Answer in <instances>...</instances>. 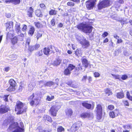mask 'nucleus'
I'll return each mask as SVG.
<instances>
[{
  "label": "nucleus",
  "instance_id": "nucleus-1",
  "mask_svg": "<svg viewBox=\"0 0 132 132\" xmlns=\"http://www.w3.org/2000/svg\"><path fill=\"white\" fill-rule=\"evenodd\" d=\"M27 107L26 106H24V104L20 101H18L16 103V106L15 107V111H18L17 112V114H20L22 113L25 112Z\"/></svg>",
  "mask_w": 132,
  "mask_h": 132
},
{
  "label": "nucleus",
  "instance_id": "nucleus-2",
  "mask_svg": "<svg viewBox=\"0 0 132 132\" xmlns=\"http://www.w3.org/2000/svg\"><path fill=\"white\" fill-rule=\"evenodd\" d=\"M17 122H14L11 125L8 129V130L11 132H23L24 129L20 128L18 126Z\"/></svg>",
  "mask_w": 132,
  "mask_h": 132
},
{
  "label": "nucleus",
  "instance_id": "nucleus-3",
  "mask_svg": "<svg viewBox=\"0 0 132 132\" xmlns=\"http://www.w3.org/2000/svg\"><path fill=\"white\" fill-rule=\"evenodd\" d=\"M77 28L81 30L86 33H90L93 28L92 26L83 23H81L78 25Z\"/></svg>",
  "mask_w": 132,
  "mask_h": 132
},
{
  "label": "nucleus",
  "instance_id": "nucleus-4",
  "mask_svg": "<svg viewBox=\"0 0 132 132\" xmlns=\"http://www.w3.org/2000/svg\"><path fill=\"white\" fill-rule=\"evenodd\" d=\"M110 0H105L100 2L98 5V9L101 10L110 5Z\"/></svg>",
  "mask_w": 132,
  "mask_h": 132
},
{
  "label": "nucleus",
  "instance_id": "nucleus-5",
  "mask_svg": "<svg viewBox=\"0 0 132 132\" xmlns=\"http://www.w3.org/2000/svg\"><path fill=\"white\" fill-rule=\"evenodd\" d=\"M34 96V94H33L32 95L30 96L28 98V100L29 101L30 104L31 105H33L34 104L37 105L39 103L40 100L39 97L35 98L33 100V98Z\"/></svg>",
  "mask_w": 132,
  "mask_h": 132
},
{
  "label": "nucleus",
  "instance_id": "nucleus-6",
  "mask_svg": "<svg viewBox=\"0 0 132 132\" xmlns=\"http://www.w3.org/2000/svg\"><path fill=\"white\" fill-rule=\"evenodd\" d=\"M96 0H89L86 2V7L88 10L92 9L95 4Z\"/></svg>",
  "mask_w": 132,
  "mask_h": 132
},
{
  "label": "nucleus",
  "instance_id": "nucleus-7",
  "mask_svg": "<svg viewBox=\"0 0 132 132\" xmlns=\"http://www.w3.org/2000/svg\"><path fill=\"white\" fill-rule=\"evenodd\" d=\"M82 105L83 106L88 109H90L92 108L93 109L94 107L95 103L92 102H90V103H88L86 102H84L82 103Z\"/></svg>",
  "mask_w": 132,
  "mask_h": 132
},
{
  "label": "nucleus",
  "instance_id": "nucleus-8",
  "mask_svg": "<svg viewBox=\"0 0 132 132\" xmlns=\"http://www.w3.org/2000/svg\"><path fill=\"white\" fill-rule=\"evenodd\" d=\"M58 110V108H57V106H53L51 107L50 111L52 115L55 116Z\"/></svg>",
  "mask_w": 132,
  "mask_h": 132
},
{
  "label": "nucleus",
  "instance_id": "nucleus-9",
  "mask_svg": "<svg viewBox=\"0 0 132 132\" xmlns=\"http://www.w3.org/2000/svg\"><path fill=\"white\" fill-rule=\"evenodd\" d=\"M80 43L82 45V47L84 48H87L90 45L89 42L85 38L82 41H81Z\"/></svg>",
  "mask_w": 132,
  "mask_h": 132
},
{
  "label": "nucleus",
  "instance_id": "nucleus-10",
  "mask_svg": "<svg viewBox=\"0 0 132 132\" xmlns=\"http://www.w3.org/2000/svg\"><path fill=\"white\" fill-rule=\"evenodd\" d=\"M5 25L6 27L7 30H11L12 29L13 27V22L12 21H9L6 23Z\"/></svg>",
  "mask_w": 132,
  "mask_h": 132
},
{
  "label": "nucleus",
  "instance_id": "nucleus-11",
  "mask_svg": "<svg viewBox=\"0 0 132 132\" xmlns=\"http://www.w3.org/2000/svg\"><path fill=\"white\" fill-rule=\"evenodd\" d=\"M20 24L18 22H16L15 24L14 28L17 34H19L21 32L20 30Z\"/></svg>",
  "mask_w": 132,
  "mask_h": 132
},
{
  "label": "nucleus",
  "instance_id": "nucleus-12",
  "mask_svg": "<svg viewBox=\"0 0 132 132\" xmlns=\"http://www.w3.org/2000/svg\"><path fill=\"white\" fill-rule=\"evenodd\" d=\"M73 111L71 109H68L65 110L66 115L67 118H70L73 114Z\"/></svg>",
  "mask_w": 132,
  "mask_h": 132
},
{
  "label": "nucleus",
  "instance_id": "nucleus-13",
  "mask_svg": "<svg viewBox=\"0 0 132 132\" xmlns=\"http://www.w3.org/2000/svg\"><path fill=\"white\" fill-rule=\"evenodd\" d=\"M8 108L4 105H2L0 106V113H3L7 112Z\"/></svg>",
  "mask_w": 132,
  "mask_h": 132
},
{
  "label": "nucleus",
  "instance_id": "nucleus-14",
  "mask_svg": "<svg viewBox=\"0 0 132 132\" xmlns=\"http://www.w3.org/2000/svg\"><path fill=\"white\" fill-rule=\"evenodd\" d=\"M44 54L46 55H48L51 54L52 51L48 47H45L43 49Z\"/></svg>",
  "mask_w": 132,
  "mask_h": 132
},
{
  "label": "nucleus",
  "instance_id": "nucleus-15",
  "mask_svg": "<svg viewBox=\"0 0 132 132\" xmlns=\"http://www.w3.org/2000/svg\"><path fill=\"white\" fill-rule=\"evenodd\" d=\"M81 60L83 65L85 68H87L89 64L88 60L84 57H83L82 58Z\"/></svg>",
  "mask_w": 132,
  "mask_h": 132
},
{
  "label": "nucleus",
  "instance_id": "nucleus-16",
  "mask_svg": "<svg viewBox=\"0 0 132 132\" xmlns=\"http://www.w3.org/2000/svg\"><path fill=\"white\" fill-rule=\"evenodd\" d=\"M34 12V10L32 7H30L28 9L27 11V14L28 16L30 17H32V14Z\"/></svg>",
  "mask_w": 132,
  "mask_h": 132
},
{
  "label": "nucleus",
  "instance_id": "nucleus-17",
  "mask_svg": "<svg viewBox=\"0 0 132 132\" xmlns=\"http://www.w3.org/2000/svg\"><path fill=\"white\" fill-rule=\"evenodd\" d=\"M43 120L45 122L48 121L50 122H51L52 121L51 117L47 115H44L43 117Z\"/></svg>",
  "mask_w": 132,
  "mask_h": 132
},
{
  "label": "nucleus",
  "instance_id": "nucleus-18",
  "mask_svg": "<svg viewBox=\"0 0 132 132\" xmlns=\"http://www.w3.org/2000/svg\"><path fill=\"white\" fill-rule=\"evenodd\" d=\"M91 114L89 113H82L80 115L81 117L83 118H88L89 117Z\"/></svg>",
  "mask_w": 132,
  "mask_h": 132
},
{
  "label": "nucleus",
  "instance_id": "nucleus-19",
  "mask_svg": "<svg viewBox=\"0 0 132 132\" xmlns=\"http://www.w3.org/2000/svg\"><path fill=\"white\" fill-rule=\"evenodd\" d=\"M118 111L117 110H115L114 111L110 112L109 113V115L111 117L113 118L115 117L116 114H118Z\"/></svg>",
  "mask_w": 132,
  "mask_h": 132
},
{
  "label": "nucleus",
  "instance_id": "nucleus-20",
  "mask_svg": "<svg viewBox=\"0 0 132 132\" xmlns=\"http://www.w3.org/2000/svg\"><path fill=\"white\" fill-rule=\"evenodd\" d=\"M61 61V60L60 59H57L52 63V64L56 66L59 65L60 64Z\"/></svg>",
  "mask_w": 132,
  "mask_h": 132
},
{
  "label": "nucleus",
  "instance_id": "nucleus-21",
  "mask_svg": "<svg viewBox=\"0 0 132 132\" xmlns=\"http://www.w3.org/2000/svg\"><path fill=\"white\" fill-rule=\"evenodd\" d=\"M102 108L101 106L99 104L97 105L96 108V111L97 113H102Z\"/></svg>",
  "mask_w": 132,
  "mask_h": 132
},
{
  "label": "nucleus",
  "instance_id": "nucleus-22",
  "mask_svg": "<svg viewBox=\"0 0 132 132\" xmlns=\"http://www.w3.org/2000/svg\"><path fill=\"white\" fill-rule=\"evenodd\" d=\"M36 15L37 16L41 17L43 15L42 12L40 10H37L35 12Z\"/></svg>",
  "mask_w": 132,
  "mask_h": 132
},
{
  "label": "nucleus",
  "instance_id": "nucleus-23",
  "mask_svg": "<svg viewBox=\"0 0 132 132\" xmlns=\"http://www.w3.org/2000/svg\"><path fill=\"white\" fill-rule=\"evenodd\" d=\"M9 82L10 86L15 87L16 83L15 81L13 79H11L9 80Z\"/></svg>",
  "mask_w": 132,
  "mask_h": 132
},
{
  "label": "nucleus",
  "instance_id": "nucleus-24",
  "mask_svg": "<svg viewBox=\"0 0 132 132\" xmlns=\"http://www.w3.org/2000/svg\"><path fill=\"white\" fill-rule=\"evenodd\" d=\"M76 38L80 43L81 41H82H82L85 39L84 37L82 35H76Z\"/></svg>",
  "mask_w": 132,
  "mask_h": 132
},
{
  "label": "nucleus",
  "instance_id": "nucleus-25",
  "mask_svg": "<svg viewBox=\"0 0 132 132\" xmlns=\"http://www.w3.org/2000/svg\"><path fill=\"white\" fill-rule=\"evenodd\" d=\"M82 126V123L81 122H78L75 123L73 126L75 127L76 130H77L78 128Z\"/></svg>",
  "mask_w": 132,
  "mask_h": 132
},
{
  "label": "nucleus",
  "instance_id": "nucleus-26",
  "mask_svg": "<svg viewBox=\"0 0 132 132\" xmlns=\"http://www.w3.org/2000/svg\"><path fill=\"white\" fill-rule=\"evenodd\" d=\"M82 54V52L80 49H77L75 51V55L77 56H81Z\"/></svg>",
  "mask_w": 132,
  "mask_h": 132
},
{
  "label": "nucleus",
  "instance_id": "nucleus-27",
  "mask_svg": "<svg viewBox=\"0 0 132 132\" xmlns=\"http://www.w3.org/2000/svg\"><path fill=\"white\" fill-rule=\"evenodd\" d=\"M124 96V94L122 92H120L117 93V97L118 98H123Z\"/></svg>",
  "mask_w": 132,
  "mask_h": 132
},
{
  "label": "nucleus",
  "instance_id": "nucleus-28",
  "mask_svg": "<svg viewBox=\"0 0 132 132\" xmlns=\"http://www.w3.org/2000/svg\"><path fill=\"white\" fill-rule=\"evenodd\" d=\"M18 39L16 36L14 37L11 39V42L12 44L14 45L18 41Z\"/></svg>",
  "mask_w": 132,
  "mask_h": 132
},
{
  "label": "nucleus",
  "instance_id": "nucleus-29",
  "mask_svg": "<svg viewBox=\"0 0 132 132\" xmlns=\"http://www.w3.org/2000/svg\"><path fill=\"white\" fill-rule=\"evenodd\" d=\"M35 31L34 28L33 27H31L28 32V34L31 35V36H32L33 34Z\"/></svg>",
  "mask_w": 132,
  "mask_h": 132
},
{
  "label": "nucleus",
  "instance_id": "nucleus-30",
  "mask_svg": "<svg viewBox=\"0 0 132 132\" xmlns=\"http://www.w3.org/2000/svg\"><path fill=\"white\" fill-rule=\"evenodd\" d=\"M45 86H48L51 87L54 84V83L51 81H50L44 83Z\"/></svg>",
  "mask_w": 132,
  "mask_h": 132
},
{
  "label": "nucleus",
  "instance_id": "nucleus-31",
  "mask_svg": "<svg viewBox=\"0 0 132 132\" xmlns=\"http://www.w3.org/2000/svg\"><path fill=\"white\" fill-rule=\"evenodd\" d=\"M105 93L108 96L111 95L112 94V93L110 90L108 88L106 89L105 90Z\"/></svg>",
  "mask_w": 132,
  "mask_h": 132
},
{
  "label": "nucleus",
  "instance_id": "nucleus-32",
  "mask_svg": "<svg viewBox=\"0 0 132 132\" xmlns=\"http://www.w3.org/2000/svg\"><path fill=\"white\" fill-rule=\"evenodd\" d=\"M49 14L50 15H55L57 14V11L55 10H51L49 12Z\"/></svg>",
  "mask_w": 132,
  "mask_h": 132
},
{
  "label": "nucleus",
  "instance_id": "nucleus-33",
  "mask_svg": "<svg viewBox=\"0 0 132 132\" xmlns=\"http://www.w3.org/2000/svg\"><path fill=\"white\" fill-rule=\"evenodd\" d=\"M16 89L15 87L10 86L7 89V90L10 92L14 91Z\"/></svg>",
  "mask_w": 132,
  "mask_h": 132
},
{
  "label": "nucleus",
  "instance_id": "nucleus-34",
  "mask_svg": "<svg viewBox=\"0 0 132 132\" xmlns=\"http://www.w3.org/2000/svg\"><path fill=\"white\" fill-rule=\"evenodd\" d=\"M34 24L37 28H40L42 27L43 25L39 22H35Z\"/></svg>",
  "mask_w": 132,
  "mask_h": 132
},
{
  "label": "nucleus",
  "instance_id": "nucleus-35",
  "mask_svg": "<svg viewBox=\"0 0 132 132\" xmlns=\"http://www.w3.org/2000/svg\"><path fill=\"white\" fill-rule=\"evenodd\" d=\"M71 71L68 68H67L64 71V74L65 75H68L70 73Z\"/></svg>",
  "mask_w": 132,
  "mask_h": 132
},
{
  "label": "nucleus",
  "instance_id": "nucleus-36",
  "mask_svg": "<svg viewBox=\"0 0 132 132\" xmlns=\"http://www.w3.org/2000/svg\"><path fill=\"white\" fill-rule=\"evenodd\" d=\"M102 113H97V118L100 119L102 117Z\"/></svg>",
  "mask_w": 132,
  "mask_h": 132
},
{
  "label": "nucleus",
  "instance_id": "nucleus-37",
  "mask_svg": "<svg viewBox=\"0 0 132 132\" xmlns=\"http://www.w3.org/2000/svg\"><path fill=\"white\" fill-rule=\"evenodd\" d=\"M111 75L113 77V78L115 79H118L120 80V76L119 75H114L112 73Z\"/></svg>",
  "mask_w": 132,
  "mask_h": 132
},
{
  "label": "nucleus",
  "instance_id": "nucleus-38",
  "mask_svg": "<svg viewBox=\"0 0 132 132\" xmlns=\"http://www.w3.org/2000/svg\"><path fill=\"white\" fill-rule=\"evenodd\" d=\"M75 66L73 65L70 64L68 68L71 71L75 68Z\"/></svg>",
  "mask_w": 132,
  "mask_h": 132
},
{
  "label": "nucleus",
  "instance_id": "nucleus-39",
  "mask_svg": "<svg viewBox=\"0 0 132 132\" xmlns=\"http://www.w3.org/2000/svg\"><path fill=\"white\" fill-rule=\"evenodd\" d=\"M54 98V96H47L46 100L47 101H50L53 100Z\"/></svg>",
  "mask_w": 132,
  "mask_h": 132
},
{
  "label": "nucleus",
  "instance_id": "nucleus-40",
  "mask_svg": "<svg viewBox=\"0 0 132 132\" xmlns=\"http://www.w3.org/2000/svg\"><path fill=\"white\" fill-rule=\"evenodd\" d=\"M20 0H12V4L14 5L19 4L20 3Z\"/></svg>",
  "mask_w": 132,
  "mask_h": 132
},
{
  "label": "nucleus",
  "instance_id": "nucleus-41",
  "mask_svg": "<svg viewBox=\"0 0 132 132\" xmlns=\"http://www.w3.org/2000/svg\"><path fill=\"white\" fill-rule=\"evenodd\" d=\"M64 128L61 126H60L57 129L58 132H62V131H64Z\"/></svg>",
  "mask_w": 132,
  "mask_h": 132
},
{
  "label": "nucleus",
  "instance_id": "nucleus-42",
  "mask_svg": "<svg viewBox=\"0 0 132 132\" xmlns=\"http://www.w3.org/2000/svg\"><path fill=\"white\" fill-rule=\"evenodd\" d=\"M28 50L30 52H31L35 50L34 46H29L28 48Z\"/></svg>",
  "mask_w": 132,
  "mask_h": 132
},
{
  "label": "nucleus",
  "instance_id": "nucleus-43",
  "mask_svg": "<svg viewBox=\"0 0 132 132\" xmlns=\"http://www.w3.org/2000/svg\"><path fill=\"white\" fill-rule=\"evenodd\" d=\"M23 34L22 33H21L20 34V35H18V36L19 37V38H20L21 39V40H23V38H24V34Z\"/></svg>",
  "mask_w": 132,
  "mask_h": 132
},
{
  "label": "nucleus",
  "instance_id": "nucleus-44",
  "mask_svg": "<svg viewBox=\"0 0 132 132\" xmlns=\"http://www.w3.org/2000/svg\"><path fill=\"white\" fill-rule=\"evenodd\" d=\"M42 36V34L40 33V32H37V39H38L39 38L41 37Z\"/></svg>",
  "mask_w": 132,
  "mask_h": 132
},
{
  "label": "nucleus",
  "instance_id": "nucleus-45",
  "mask_svg": "<svg viewBox=\"0 0 132 132\" xmlns=\"http://www.w3.org/2000/svg\"><path fill=\"white\" fill-rule=\"evenodd\" d=\"M9 95H3V99L6 102L8 101L7 97L9 96Z\"/></svg>",
  "mask_w": 132,
  "mask_h": 132
},
{
  "label": "nucleus",
  "instance_id": "nucleus-46",
  "mask_svg": "<svg viewBox=\"0 0 132 132\" xmlns=\"http://www.w3.org/2000/svg\"><path fill=\"white\" fill-rule=\"evenodd\" d=\"M43 54V53L42 50L40 51L37 53V55L38 56H41Z\"/></svg>",
  "mask_w": 132,
  "mask_h": 132
},
{
  "label": "nucleus",
  "instance_id": "nucleus-47",
  "mask_svg": "<svg viewBox=\"0 0 132 132\" xmlns=\"http://www.w3.org/2000/svg\"><path fill=\"white\" fill-rule=\"evenodd\" d=\"M27 26L25 24L23 25V27L22 28V31L24 32H25L27 30Z\"/></svg>",
  "mask_w": 132,
  "mask_h": 132
},
{
  "label": "nucleus",
  "instance_id": "nucleus-48",
  "mask_svg": "<svg viewBox=\"0 0 132 132\" xmlns=\"http://www.w3.org/2000/svg\"><path fill=\"white\" fill-rule=\"evenodd\" d=\"M75 3L72 2H69L67 3V5L68 6H73L74 5Z\"/></svg>",
  "mask_w": 132,
  "mask_h": 132
},
{
  "label": "nucleus",
  "instance_id": "nucleus-49",
  "mask_svg": "<svg viewBox=\"0 0 132 132\" xmlns=\"http://www.w3.org/2000/svg\"><path fill=\"white\" fill-rule=\"evenodd\" d=\"M128 78V76L126 75H122L121 77V79L123 80L126 79Z\"/></svg>",
  "mask_w": 132,
  "mask_h": 132
},
{
  "label": "nucleus",
  "instance_id": "nucleus-50",
  "mask_svg": "<svg viewBox=\"0 0 132 132\" xmlns=\"http://www.w3.org/2000/svg\"><path fill=\"white\" fill-rule=\"evenodd\" d=\"M100 73L98 72H95L94 73V76L95 77H98L100 76Z\"/></svg>",
  "mask_w": 132,
  "mask_h": 132
},
{
  "label": "nucleus",
  "instance_id": "nucleus-51",
  "mask_svg": "<svg viewBox=\"0 0 132 132\" xmlns=\"http://www.w3.org/2000/svg\"><path fill=\"white\" fill-rule=\"evenodd\" d=\"M23 87V84L22 82H21L20 84V86L19 88V90H21L22 88Z\"/></svg>",
  "mask_w": 132,
  "mask_h": 132
},
{
  "label": "nucleus",
  "instance_id": "nucleus-52",
  "mask_svg": "<svg viewBox=\"0 0 132 132\" xmlns=\"http://www.w3.org/2000/svg\"><path fill=\"white\" fill-rule=\"evenodd\" d=\"M108 108L109 109L111 110H112L114 109V106L112 105H110L108 106Z\"/></svg>",
  "mask_w": 132,
  "mask_h": 132
},
{
  "label": "nucleus",
  "instance_id": "nucleus-53",
  "mask_svg": "<svg viewBox=\"0 0 132 132\" xmlns=\"http://www.w3.org/2000/svg\"><path fill=\"white\" fill-rule=\"evenodd\" d=\"M40 6L41 8L43 9H45L46 6L43 3L40 4Z\"/></svg>",
  "mask_w": 132,
  "mask_h": 132
},
{
  "label": "nucleus",
  "instance_id": "nucleus-54",
  "mask_svg": "<svg viewBox=\"0 0 132 132\" xmlns=\"http://www.w3.org/2000/svg\"><path fill=\"white\" fill-rule=\"evenodd\" d=\"M108 33L107 32H104L103 34L102 35V36L103 37H105L108 35Z\"/></svg>",
  "mask_w": 132,
  "mask_h": 132
},
{
  "label": "nucleus",
  "instance_id": "nucleus-55",
  "mask_svg": "<svg viewBox=\"0 0 132 132\" xmlns=\"http://www.w3.org/2000/svg\"><path fill=\"white\" fill-rule=\"evenodd\" d=\"M44 83H46L44 81H41L39 82V85H41L42 86H43L44 85H45Z\"/></svg>",
  "mask_w": 132,
  "mask_h": 132
},
{
  "label": "nucleus",
  "instance_id": "nucleus-56",
  "mask_svg": "<svg viewBox=\"0 0 132 132\" xmlns=\"http://www.w3.org/2000/svg\"><path fill=\"white\" fill-rule=\"evenodd\" d=\"M35 50H37L40 47V45L39 44H36L34 46Z\"/></svg>",
  "mask_w": 132,
  "mask_h": 132
},
{
  "label": "nucleus",
  "instance_id": "nucleus-57",
  "mask_svg": "<svg viewBox=\"0 0 132 132\" xmlns=\"http://www.w3.org/2000/svg\"><path fill=\"white\" fill-rule=\"evenodd\" d=\"M39 132H48V131H47L43 129H39Z\"/></svg>",
  "mask_w": 132,
  "mask_h": 132
},
{
  "label": "nucleus",
  "instance_id": "nucleus-58",
  "mask_svg": "<svg viewBox=\"0 0 132 132\" xmlns=\"http://www.w3.org/2000/svg\"><path fill=\"white\" fill-rule=\"evenodd\" d=\"M51 24L52 26H54L55 24V22L54 21V19H53L51 20Z\"/></svg>",
  "mask_w": 132,
  "mask_h": 132
},
{
  "label": "nucleus",
  "instance_id": "nucleus-59",
  "mask_svg": "<svg viewBox=\"0 0 132 132\" xmlns=\"http://www.w3.org/2000/svg\"><path fill=\"white\" fill-rule=\"evenodd\" d=\"M122 42V40L120 38H119L117 40V44H119L120 43H121Z\"/></svg>",
  "mask_w": 132,
  "mask_h": 132
},
{
  "label": "nucleus",
  "instance_id": "nucleus-60",
  "mask_svg": "<svg viewBox=\"0 0 132 132\" xmlns=\"http://www.w3.org/2000/svg\"><path fill=\"white\" fill-rule=\"evenodd\" d=\"M87 78V76H84L81 79V81H85Z\"/></svg>",
  "mask_w": 132,
  "mask_h": 132
},
{
  "label": "nucleus",
  "instance_id": "nucleus-61",
  "mask_svg": "<svg viewBox=\"0 0 132 132\" xmlns=\"http://www.w3.org/2000/svg\"><path fill=\"white\" fill-rule=\"evenodd\" d=\"M30 42V39L29 38L27 39L26 42V45H29Z\"/></svg>",
  "mask_w": 132,
  "mask_h": 132
},
{
  "label": "nucleus",
  "instance_id": "nucleus-62",
  "mask_svg": "<svg viewBox=\"0 0 132 132\" xmlns=\"http://www.w3.org/2000/svg\"><path fill=\"white\" fill-rule=\"evenodd\" d=\"M123 103L125 105L128 106L129 105V103L127 101H123Z\"/></svg>",
  "mask_w": 132,
  "mask_h": 132
},
{
  "label": "nucleus",
  "instance_id": "nucleus-63",
  "mask_svg": "<svg viewBox=\"0 0 132 132\" xmlns=\"http://www.w3.org/2000/svg\"><path fill=\"white\" fill-rule=\"evenodd\" d=\"M5 2L6 3H12V0H5Z\"/></svg>",
  "mask_w": 132,
  "mask_h": 132
},
{
  "label": "nucleus",
  "instance_id": "nucleus-64",
  "mask_svg": "<svg viewBox=\"0 0 132 132\" xmlns=\"http://www.w3.org/2000/svg\"><path fill=\"white\" fill-rule=\"evenodd\" d=\"M5 16L7 18H10L11 16V15L10 13H6Z\"/></svg>",
  "mask_w": 132,
  "mask_h": 132
}]
</instances>
